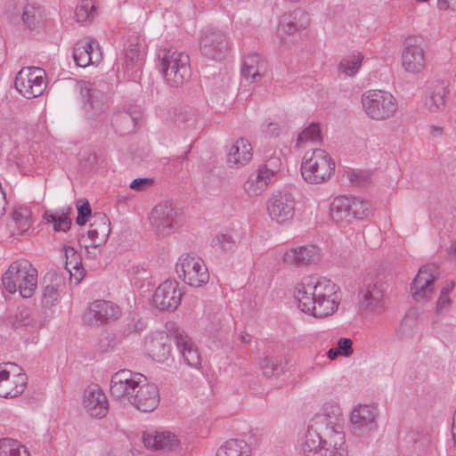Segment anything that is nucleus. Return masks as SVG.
<instances>
[{"mask_svg": "<svg viewBox=\"0 0 456 456\" xmlns=\"http://www.w3.org/2000/svg\"><path fill=\"white\" fill-rule=\"evenodd\" d=\"M363 56L357 53L343 58L338 63V70L347 77L354 76L362 65Z\"/></svg>", "mask_w": 456, "mask_h": 456, "instance_id": "nucleus-42", "label": "nucleus"}, {"mask_svg": "<svg viewBox=\"0 0 456 456\" xmlns=\"http://www.w3.org/2000/svg\"><path fill=\"white\" fill-rule=\"evenodd\" d=\"M251 447L248 444L239 438L226 441L216 451V456H250Z\"/></svg>", "mask_w": 456, "mask_h": 456, "instance_id": "nucleus-36", "label": "nucleus"}, {"mask_svg": "<svg viewBox=\"0 0 456 456\" xmlns=\"http://www.w3.org/2000/svg\"><path fill=\"white\" fill-rule=\"evenodd\" d=\"M12 219L20 232H24L31 225V212L27 207H20L13 210Z\"/></svg>", "mask_w": 456, "mask_h": 456, "instance_id": "nucleus-46", "label": "nucleus"}, {"mask_svg": "<svg viewBox=\"0 0 456 456\" xmlns=\"http://www.w3.org/2000/svg\"><path fill=\"white\" fill-rule=\"evenodd\" d=\"M154 180L152 178H136L133 180L129 187L136 191H142L152 186Z\"/></svg>", "mask_w": 456, "mask_h": 456, "instance_id": "nucleus-55", "label": "nucleus"}, {"mask_svg": "<svg viewBox=\"0 0 456 456\" xmlns=\"http://www.w3.org/2000/svg\"><path fill=\"white\" fill-rule=\"evenodd\" d=\"M142 112L137 106L126 105L121 110L114 113L111 125L117 134L121 136L134 133Z\"/></svg>", "mask_w": 456, "mask_h": 456, "instance_id": "nucleus-21", "label": "nucleus"}, {"mask_svg": "<svg viewBox=\"0 0 456 456\" xmlns=\"http://www.w3.org/2000/svg\"><path fill=\"white\" fill-rule=\"evenodd\" d=\"M447 94V84L444 81H437L429 88L424 102L425 107L431 113L443 110L445 107V96Z\"/></svg>", "mask_w": 456, "mask_h": 456, "instance_id": "nucleus-33", "label": "nucleus"}, {"mask_svg": "<svg viewBox=\"0 0 456 456\" xmlns=\"http://www.w3.org/2000/svg\"><path fill=\"white\" fill-rule=\"evenodd\" d=\"M338 355H341V353L338 348H330L327 352V356L330 360H335Z\"/></svg>", "mask_w": 456, "mask_h": 456, "instance_id": "nucleus-63", "label": "nucleus"}, {"mask_svg": "<svg viewBox=\"0 0 456 456\" xmlns=\"http://www.w3.org/2000/svg\"><path fill=\"white\" fill-rule=\"evenodd\" d=\"M142 442L148 449L169 452L178 446L176 436L169 431L143 433Z\"/></svg>", "mask_w": 456, "mask_h": 456, "instance_id": "nucleus-29", "label": "nucleus"}, {"mask_svg": "<svg viewBox=\"0 0 456 456\" xmlns=\"http://www.w3.org/2000/svg\"><path fill=\"white\" fill-rule=\"evenodd\" d=\"M294 297L302 312L324 318L338 310L341 294L339 288L330 280L306 277L295 288Z\"/></svg>", "mask_w": 456, "mask_h": 456, "instance_id": "nucleus-1", "label": "nucleus"}, {"mask_svg": "<svg viewBox=\"0 0 456 456\" xmlns=\"http://www.w3.org/2000/svg\"><path fill=\"white\" fill-rule=\"evenodd\" d=\"M283 262L297 266L307 265L318 259V249L315 246H300L287 250L283 255Z\"/></svg>", "mask_w": 456, "mask_h": 456, "instance_id": "nucleus-31", "label": "nucleus"}, {"mask_svg": "<svg viewBox=\"0 0 456 456\" xmlns=\"http://www.w3.org/2000/svg\"><path fill=\"white\" fill-rule=\"evenodd\" d=\"M182 295L179 283L174 280H167L155 290L152 302L160 311H174L179 305Z\"/></svg>", "mask_w": 456, "mask_h": 456, "instance_id": "nucleus-18", "label": "nucleus"}, {"mask_svg": "<svg viewBox=\"0 0 456 456\" xmlns=\"http://www.w3.org/2000/svg\"><path fill=\"white\" fill-rule=\"evenodd\" d=\"M263 132L269 136L277 137L281 133L278 123L269 122L263 126Z\"/></svg>", "mask_w": 456, "mask_h": 456, "instance_id": "nucleus-58", "label": "nucleus"}, {"mask_svg": "<svg viewBox=\"0 0 456 456\" xmlns=\"http://www.w3.org/2000/svg\"><path fill=\"white\" fill-rule=\"evenodd\" d=\"M97 47L98 44L94 40L77 43L73 50V59L76 64L81 68H86L90 64L98 62L101 57Z\"/></svg>", "mask_w": 456, "mask_h": 456, "instance_id": "nucleus-30", "label": "nucleus"}, {"mask_svg": "<svg viewBox=\"0 0 456 456\" xmlns=\"http://www.w3.org/2000/svg\"><path fill=\"white\" fill-rule=\"evenodd\" d=\"M362 105L366 115L378 121L392 118L397 110V101L384 90H367L362 95Z\"/></svg>", "mask_w": 456, "mask_h": 456, "instance_id": "nucleus-6", "label": "nucleus"}, {"mask_svg": "<svg viewBox=\"0 0 456 456\" xmlns=\"http://www.w3.org/2000/svg\"><path fill=\"white\" fill-rule=\"evenodd\" d=\"M83 405L90 416L101 419L109 410L107 397L97 385L88 387L84 392Z\"/></svg>", "mask_w": 456, "mask_h": 456, "instance_id": "nucleus-24", "label": "nucleus"}, {"mask_svg": "<svg viewBox=\"0 0 456 456\" xmlns=\"http://www.w3.org/2000/svg\"><path fill=\"white\" fill-rule=\"evenodd\" d=\"M7 365L10 367L11 374L12 375V379H14V374L24 373L22 369L19 367L17 364L9 362Z\"/></svg>", "mask_w": 456, "mask_h": 456, "instance_id": "nucleus-62", "label": "nucleus"}, {"mask_svg": "<svg viewBox=\"0 0 456 456\" xmlns=\"http://www.w3.org/2000/svg\"><path fill=\"white\" fill-rule=\"evenodd\" d=\"M271 218L279 224L291 220L295 215V197L289 191L274 192L267 203Z\"/></svg>", "mask_w": 456, "mask_h": 456, "instance_id": "nucleus-15", "label": "nucleus"}, {"mask_svg": "<svg viewBox=\"0 0 456 456\" xmlns=\"http://www.w3.org/2000/svg\"><path fill=\"white\" fill-rule=\"evenodd\" d=\"M281 361L278 357L265 356L260 362V367L263 374L266 377L278 375L281 371Z\"/></svg>", "mask_w": 456, "mask_h": 456, "instance_id": "nucleus-49", "label": "nucleus"}, {"mask_svg": "<svg viewBox=\"0 0 456 456\" xmlns=\"http://www.w3.org/2000/svg\"><path fill=\"white\" fill-rule=\"evenodd\" d=\"M452 305V300L448 294H444L440 292L439 297L436 302V311L441 313L444 310H447Z\"/></svg>", "mask_w": 456, "mask_h": 456, "instance_id": "nucleus-57", "label": "nucleus"}, {"mask_svg": "<svg viewBox=\"0 0 456 456\" xmlns=\"http://www.w3.org/2000/svg\"><path fill=\"white\" fill-rule=\"evenodd\" d=\"M149 220L156 234L168 236L182 225V212L170 202H161L151 209Z\"/></svg>", "mask_w": 456, "mask_h": 456, "instance_id": "nucleus-7", "label": "nucleus"}, {"mask_svg": "<svg viewBox=\"0 0 456 456\" xmlns=\"http://www.w3.org/2000/svg\"><path fill=\"white\" fill-rule=\"evenodd\" d=\"M332 220L339 226L351 224L354 220H362L371 214L370 204L361 198L338 196L330 208Z\"/></svg>", "mask_w": 456, "mask_h": 456, "instance_id": "nucleus-4", "label": "nucleus"}, {"mask_svg": "<svg viewBox=\"0 0 456 456\" xmlns=\"http://www.w3.org/2000/svg\"><path fill=\"white\" fill-rule=\"evenodd\" d=\"M350 180L355 184L363 186L370 182V174L363 170L354 171L350 175Z\"/></svg>", "mask_w": 456, "mask_h": 456, "instance_id": "nucleus-56", "label": "nucleus"}, {"mask_svg": "<svg viewBox=\"0 0 456 456\" xmlns=\"http://www.w3.org/2000/svg\"><path fill=\"white\" fill-rule=\"evenodd\" d=\"M310 25L308 12L300 8L285 12L279 20L277 36L283 43L287 42L289 37L297 32L306 29Z\"/></svg>", "mask_w": 456, "mask_h": 456, "instance_id": "nucleus-16", "label": "nucleus"}, {"mask_svg": "<svg viewBox=\"0 0 456 456\" xmlns=\"http://www.w3.org/2000/svg\"><path fill=\"white\" fill-rule=\"evenodd\" d=\"M337 348L341 353V355L349 357L353 354V341L348 338H341L338 340Z\"/></svg>", "mask_w": 456, "mask_h": 456, "instance_id": "nucleus-54", "label": "nucleus"}, {"mask_svg": "<svg viewBox=\"0 0 456 456\" xmlns=\"http://www.w3.org/2000/svg\"><path fill=\"white\" fill-rule=\"evenodd\" d=\"M70 208H68L66 210L57 211L54 213L45 212L44 218L47 223L53 224V229L56 232H67L69 230L71 225V218L69 216Z\"/></svg>", "mask_w": 456, "mask_h": 456, "instance_id": "nucleus-41", "label": "nucleus"}, {"mask_svg": "<svg viewBox=\"0 0 456 456\" xmlns=\"http://www.w3.org/2000/svg\"><path fill=\"white\" fill-rule=\"evenodd\" d=\"M168 339L167 334L159 332L147 342L148 353L153 360L163 362L169 357L171 347Z\"/></svg>", "mask_w": 456, "mask_h": 456, "instance_id": "nucleus-34", "label": "nucleus"}, {"mask_svg": "<svg viewBox=\"0 0 456 456\" xmlns=\"http://www.w3.org/2000/svg\"><path fill=\"white\" fill-rule=\"evenodd\" d=\"M88 238L92 241V245L94 247L100 246L102 242H104L107 238H102L100 236V233H98V231L94 229L92 226H90L89 231L87 232Z\"/></svg>", "mask_w": 456, "mask_h": 456, "instance_id": "nucleus-59", "label": "nucleus"}, {"mask_svg": "<svg viewBox=\"0 0 456 456\" xmlns=\"http://www.w3.org/2000/svg\"><path fill=\"white\" fill-rule=\"evenodd\" d=\"M120 314L119 307L106 300L92 302L83 314V322L90 327H99L118 319Z\"/></svg>", "mask_w": 456, "mask_h": 456, "instance_id": "nucleus-13", "label": "nucleus"}, {"mask_svg": "<svg viewBox=\"0 0 456 456\" xmlns=\"http://www.w3.org/2000/svg\"><path fill=\"white\" fill-rule=\"evenodd\" d=\"M176 273L191 287H201L209 281V273L202 258L194 254H183L175 265Z\"/></svg>", "mask_w": 456, "mask_h": 456, "instance_id": "nucleus-8", "label": "nucleus"}, {"mask_svg": "<svg viewBox=\"0 0 456 456\" xmlns=\"http://www.w3.org/2000/svg\"><path fill=\"white\" fill-rule=\"evenodd\" d=\"M273 181L268 175L258 167L246 180L243 189L249 197H256L262 194Z\"/></svg>", "mask_w": 456, "mask_h": 456, "instance_id": "nucleus-35", "label": "nucleus"}, {"mask_svg": "<svg viewBox=\"0 0 456 456\" xmlns=\"http://www.w3.org/2000/svg\"><path fill=\"white\" fill-rule=\"evenodd\" d=\"M159 68L167 84L180 87L191 78V69L189 55L173 48H163L158 52Z\"/></svg>", "mask_w": 456, "mask_h": 456, "instance_id": "nucleus-2", "label": "nucleus"}, {"mask_svg": "<svg viewBox=\"0 0 456 456\" xmlns=\"http://www.w3.org/2000/svg\"><path fill=\"white\" fill-rule=\"evenodd\" d=\"M404 439L407 443H412L419 448L424 447L429 443V438L427 436H420L415 431L409 432Z\"/></svg>", "mask_w": 456, "mask_h": 456, "instance_id": "nucleus-53", "label": "nucleus"}, {"mask_svg": "<svg viewBox=\"0 0 456 456\" xmlns=\"http://www.w3.org/2000/svg\"><path fill=\"white\" fill-rule=\"evenodd\" d=\"M29 451L20 442L12 438L0 439V456H29Z\"/></svg>", "mask_w": 456, "mask_h": 456, "instance_id": "nucleus-40", "label": "nucleus"}, {"mask_svg": "<svg viewBox=\"0 0 456 456\" xmlns=\"http://www.w3.org/2000/svg\"><path fill=\"white\" fill-rule=\"evenodd\" d=\"M266 67V61L261 55L249 54L243 61L241 76L251 82H257L265 72Z\"/></svg>", "mask_w": 456, "mask_h": 456, "instance_id": "nucleus-32", "label": "nucleus"}, {"mask_svg": "<svg viewBox=\"0 0 456 456\" xmlns=\"http://www.w3.org/2000/svg\"><path fill=\"white\" fill-rule=\"evenodd\" d=\"M335 170V163L322 149L306 151L301 164V175L305 182L322 183L328 180Z\"/></svg>", "mask_w": 456, "mask_h": 456, "instance_id": "nucleus-5", "label": "nucleus"}, {"mask_svg": "<svg viewBox=\"0 0 456 456\" xmlns=\"http://www.w3.org/2000/svg\"><path fill=\"white\" fill-rule=\"evenodd\" d=\"M125 58L126 66H130L132 69H138L142 66L143 54L137 37L128 38L127 45L125 46Z\"/></svg>", "mask_w": 456, "mask_h": 456, "instance_id": "nucleus-38", "label": "nucleus"}, {"mask_svg": "<svg viewBox=\"0 0 456 456\" xmlns=\"http://www.w3.org/2000/svg\"><path fill=\"white\" fill-rule=\"evenodd\" d=\"M65 278L54 270H50L43 278L42 304L45 307L53 306L59 300L60 293L65 287Z\"/></svg>", "mask_w": 456, "mask_h": 456, "instance_id": "nucleus-26", "label": "nucleus"}, {"mask_svg": "<svg viewBox=\"0 0 456 456\" xmlns=\"http://www.w3.org/2000/svg\"><path fill=\"white\" fill-rule=\"evenodd\" d=\"M429 132L434 138L441 137L444 134V128L439 126H430Z\"/></svg>", "mask_w": 456, "mask_h": 456, "instance_id": "nucleus-60", "label": "nucleus"}, {"mask_svg": "<svg viewBox=\"0 0 456 456\" xmlns=\"http://www.w3.org/2000/svg\"><path fill=\"white\" fill-rule=\"evenodd\" d=\"M238 236L232 232H219L211 240V246L223 253L233 252L237 248Z\"/></svg>", "mask_w": 456, "mask_h": 456, "instance_id": "nucleus-39", "label": "nucleus"}, {"mask_svg": "<svg viewBox=\"0 0 456 456\" xmlns=\"http://www.w3.org/2000/svg\"><path fill=\"white\" fill-rule=\"evenodd\" d=\"M4 289L11 294L18 289L24 298L30 297L37 284V270L27 260L12 263L2 276Z\"/></svg>", "mask_w": 456, "mask_h": 456, "instance_id": "nucleus-3", "label": "nucleus"}, {"mask_svg": "<svg viewBox=\"0 0 456 456\" xmlns=\"http://www.w3.org/2000/svg\"><path fill=\"white\" fill-rule=\"evenodd\" d=\"M10 322L14 329L32 326L34 319L31 314V310L28 307L20 309L15 315L12 317Z\"/></svg>", "mask_w": 456, "mask_h": 456, "instance_id": "nucleus-47", "label": "nucleus"}, {"mask_svg": "<svg viewBox=\"0 0 456 456\" xmlns=\"http://www.w3.org/2000/svg\"><path fill=\"white\" fill-rule=\"evenodd\" d=\"M169 334L175 341L183 362L191 368L199 369L201 366V357L192 339L179 327L173 328Z\"/></svg>", "mask_w": 456, "mask_h": 456, "instance_id": "nucleus-20", "label": "nucleus"}, {"mask_svg": "<svg viewBox=\"0 0 456 456\" xmlns=\"http://www.w3.org/2000/svg\"><path fill=\"white\" fill-rule=\"evenodd\" d=\"M323 439L320 433L316 430L308 429L302 444L301 450L304 456H346V451L337 447V444L333 446L329 444Z\"/></svg>", "mask_w": 456, "mask_h": 456, "instance_id": "nucleus-17", "label": "nucleus"}, {"mask_svg": "<svg viewBox=\"0 0 456 456\" xmlns=\"http://www.w3.org/2000/svg\"><path fill=\"white\" fill-rule=\"evenodd\" d=\"M77 216L76 223L78 225H84L88 221V217L92 215L90 204L87 200L80 199L77 202Z\"/></svg>", "mask_w": 456, "mask_h": 456, "instance_id": "nucleus-52", "label": "nucleus"}, {"mask_svg": "<svg viewBox=\"0 0 456 456\" xmlns=\"http://www.w3.org/2000/svg\"><path fill=\"white\" fill-rule=\"evenodd\" d=\"M11 370H0V396L13 398L22 394L28 383L26 373L14 374V379H10Z\"/></svg>", "mask_w": 456, "mask_h": 456, "instance_id": "nucleus-28", "label": "nucleus"}, {"mask_svg": "<svg viewBox=\"0 0 456 456\" xmlns=\"http://www.w3.org/2000/svg\"><path fill=\"white\" fill-rule=\"evenodd\" d=\"M376 407L369 404L355 406L350 415L351 430L356 436L364 437L377 430Z\"/></svg>", "mask_w": 456, "mask_h": 456, "instance_id": "nucleus-12", "label": "nucleus"}, {"mask_svg": "<svg viewBox=\"0 0 456 456\" xmlns=\"http://www.w3.org/2000/svg\"><path fill=\"white\" fill-rule=\"evenodd\" d=\"M454 281H448L445 282V284L443 286L442 289L440 292L444 293V294H450V292L454 288Z\"/></svg>", "mask_w": 456, "mask_h": 456, "instance_id": "nucleus-61", "label": "nucleus"}, {"mask_svg": "<svg viewBox=\"0 0 456 456\" xmlns=\"http://www.w3.org/2000/svg\"><path fill=\"white\" fill-rule=\"evenodd\" d=\"M240 340L241 343H248L251 341V335L248 334L247 332H244L240 334Z\"/></svg>", "mask_w": 456, "mask_h": 456, "instance_id": "nucleus-64", "label": "nucleus"}, {"mask_svg": "<svg viewBox=\"0 0 456 456\" xmlns=\"http://www.w3.org/2000/svg\"><path fill=\"white\" fill-rule=\"evenodd\" d=\"M195 121V114L187 109H183L175 112L174 122L178 127H186L191 126Z\"/></svg>", "mask_w": 456, "mask_h": 456, "instance_id": "nucleus-51", "label": "nucleus"}, {"mask_svg": "<svg viewBox=\"0 0 456 456\" xmlns=\"http://www.w3.org/2000/svg\"><path fill=\"white\" fill-rule=\"evenodd\" d=\"M360 308L371 313H378L384 308L383 284L377 280L365 281L359 294Z\"/></svg>", "mask_w": 456, "mask_h": 456, "instance_id": "nucleus-19", "label": "nucleus"}, {"mask_svg": "<svg viewBox=\"0 0 456 456\" xmlns=\"http://www.w3.org/2000/svg\"><path fill=\"white\" fill-rule=\"evenodd\" d=\"M438 277V267L435 264L421 266L411 284V292L415 301L429 300L435 291V281Z\"/></svg>", "mask_w": 456, "mask_h": 456, "instance_id": "nucleus-11", "label": "nucleus"}, {"mask_svg": "<svg viewBox=\"0 0 456 456\" xmlns=\"http://www.w3.org/2000/svg\"><path fill=\"white\" fill-rule=\"evenodd\" d=\"M281 167V159L276 151H267L265 155L264 163L258 167L264 171L272 180L280 172Z\"/></svg>", "mask_w": 456, "mask_h": 456, "instance_id": "nucleus-44", "label": "nucleus"}, {"mask_svg": "<svg viewBox=\"0 0 456 456\" xmlns=\"http://www.w3.org/2000/svg\"><path fill=\"white\" fill-rule=\"evenodd\" d=\"M96 15L94 0L81 1L75 11V17L78 23L84 25Z\"/></svg>", "mask_w": 456, "mask_h": 456, "instance_id": "nucleus-43", "label": "nucleus"}, {"mask_svg": "<svg viewBox=\"0 0 456 456\" xmlns=\"http://www.w3.org/2000/svg\"><path fill=\"white\" fill-rule=\"evenodd\" d=\"M253 156V149L245 138H240L227 146L226 161L230 167L246 165Z\"/></svg>", "mask_w": 456, "mask_h": 456, "instance_id": "nucleus-27", "label": "nucleus"}, {"mask_svg": "<svg viewBox=\"0 0 456 456\" xmlns=\"http://www.w3.org/2000/svg\"><path fill=\"white\" fill-rule=\"evenodd\" d=\"M145 381V376L127 369H122L114 373L110 379V392L112 397L121 402H129L141 383Z\"/></svg>", "mask_w": 456, "mask_h": 456, "instance_id": "nucleus-10", "label": "nucleus"}, {"mask_svg": "<svg viewBox=\"0 0 456 456\" xmlns=\"http://www.w3.org/2000/svg\"><path fill=\"white\" fill-rule=\"evenodd\" d=\"M42 17V11L39 5L35 4H27L22 12V21L29 28H35Z\"/></svg>", "mask_w": 456, "mask_h": 456, "instance_id": "nucleus-45", "label": "nucleus"}, {"mask_svg": "<svg viewBox=\"0 0 456 456\" xmlns=\"http://www.w3.org/2000/svg\"><path fill=\"white\" fill-rule=\"evenodd\" d=\"M402 65L407 72L419 73L425 67L424 49L416 38H407L403 44Z\"/></svg>", "mask_w": 456, "mask_h": 456, "instance_id": "nucleus-23", "label": "nucleus"}, {"mask_svg": "<svg viewBox=\"0 0 456 456\" xmlns=\"http://www.w3.org/2000/svg\"><path fill=\"white\" fill-rule=\"evenodd\" d=\"M321 130L317 124L313 123L305 128L298 135L297 139V145L300 146L303 142L311 141L314 142H320Z\"/></svg>", "mask_w": 456, "mask_h": 456, "instance_id": "nucleus-50", "label": "nucleus"}, {"mask_svg": "<svg viewBox=\"0 0 456 456\" xmlns=\"http://www.w3.org/2000/svg\"><path fill=\"white\" fill-rule=\"evenodd\" d=\"M342 421L341 409L334 403H325L322 409V412L314 418L315 424L324 426L328 435H338L340 440L343 439L340 432Z\"/></svg>", "mask_w": 456, "mask_h": 456, "instance_id": "nucleus-25", "label": "nucleus"}, {"mask_svg": "<svg viewBox=\"0 0 456 456\" xmlns=\"http://www.w3.org/2000/svg\"><path fill=\"white\" fill-rule=\"evenodd\" d=\"M107 110L108 106L102 99V96H99V93L95 89L90 88L88 90V100L86 104V111L88 117L94 119L103 120Z\"/></svg>", "mask_w": 456, "mask_h": 456, "instance_id": "nucleus-37", "label": "nucleus"}, {"mask_svg": "<svg viewBox=\"0 0 456 456\" xmlns=\"http://www.w3.org/2000/svg\"><path fill=\"white\" fill-rule=\"evenodd\" d=\"M46 74L39 67H23L16 75L14 86L16 90L27 99L40 96L45 87Z\"/></svg>", "mask_w": 456, "mask_h": 456, "instance_id": "nucleus-9", "label": "nucleus"}, {"mask_svg": "<svg viewBox=\"0 0 456 456\" xmlns=\"http://www.w3.org/2000/svg\"><path fill=\"white\" fill-rule=\"evenodd\" d=\"M139 411L151 412L154 411L159 403V388L156 385L147 382L141 383L134 394L128 402Z\"/></svg>", "mask_w": 456, "mask_h": 456, "instance_id": "nucleus-22", "label": "nucleus"}, {"mask_svg": "<svg viewBox=\"0 0 456 456\" xmlns=\"http://www.w3.org/2000/svg\"><path fill=\"white\" fill-rule=\"evenodd\" d=\"M90 226L98 231L102 238H108L110 232V222L108 216L102 213H95L92 216Z\"/></svg>", "mask_w": 456, "mask_h": 456, "instance_id": "nucleus-48", "label": "nucleus"}, {"mask_svg": "<svg viewBox=\"0 0 456 456\" xmlns=\"http://www.w3.org/2000/svg\"><path fill=\"white\" fill-rule=\"evenodd\" d=\"M200 51L208 59L223 60L228 52L227 36L223 31L215 28L205 30L201 36Z\"/></svg>", "mask_w": 456, "mask_h": 456, "instance_id": "nucleus-14", "label": "nucleus"}]
</instances>
